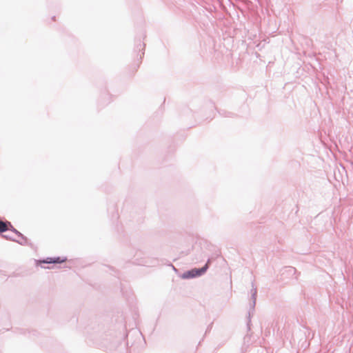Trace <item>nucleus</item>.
I'll list each match as a JSON object with an SVG mask.
<instances>
[{
	"label": "nucleus",
	"instance_id": "nucleus-1",
	"mask_svg": "<svg viewBox=\"0 0 353 353\" xmlns=\"http://www.w3.org/2000/svg\"><path fill=\"white\" fill-rule=\"evenodd\" d=\"M252 289L250 290L252 302L250 303V309L247 315V327L248 330L251 329V318L252 315L254 312L256 296H257V288L254 284V281L251 283Z\"/></svg>",
	"mask_w": 353,
	"mask_h": 353
},
{
	"label": "nucleus",
	"instance_id": "nucleus-2",
	"mask_svg": "<svg viewBox=\"0 0 353 353\" xmlns=\"http://www.w3.org/2000/svg\"><path fill=\"white\" fill-rule=\"evenodd\" d=\"M210 259L208 260L206 264L201 268H194L190 270L185 271L181 275V277L185 279H192L203 275L208 269Z\"/></svg>",
	"mask_w": 353,
	"mask_h": 353
},
{
	"label": "nucleus",
	"instance_id": "nucleus-3",
	"mask_svg": "<svg viewBox=\"0 0 353 353\" xmlns=\"http://www.w3.org/2000/svg\"><path fill=\"white\" fill-rule=\"evenodd\" d=\"M67 260L66 257L61 259L59 256L53 257V258H47L46 259H43L42 261H39L40 263L51 264V263H61Z\"/></svg>",
	"mask_w": 353,
	"mask_h": 353
},
{
	"label": "nucleus",
	"instance_id": "nucleus-4",
	"mask_svg": "<svg viewBox=\"0 0 353 353\" xmlns=\"http://www.w3.org/2000/svg\"><path fill=\"white\" fill-rule=\"evenodd\" d=\"M15 242H17L19 244L22 245H28V239L26 236H25L23 234L20 233L17 236V239H15L14 241Z\"/></svg>",
	"mask_w": 353,
	"mask_h": 353
},
{
	"label": "nucleus",
	"instance_id": "nucleus-5",
	"mask_svg": "<svg viewBox=\"0 0 353 353\" xmlns=\"http://www.w3.org/2000/svg\"><path fill=\"white\" fill-rule=\"evenodd\" d=\"M8 221L3 222L0 220V233H3L8 230Z\"/></svg>",
	"mask_w": 353,
	"mask_h": 353
},
{
	"label": "nucleus",
	"instance_id": "nucleus-6",
	"mask_svg": "<svg viewBox=\"0 0 353 353\" xmlns=\"http://www.w3.org/2000/svg\"><path fill=\"white\" fill-rule=\"evenodd\" d=\"M8 230H10L13 233H14L17 236H18L21 232L16 230L10 223V222H8Z\"/></svg>",
	"mask_w": 353,
	"mask_h": 353
},
{
	"label": "nucleus",
	"instance_id": "nucleus-7",
	"mask_svg": "<svg viewBox=\"0 0 353 353\" xmlns=\"http://www.w3.org/2000/svg\"><path fill=\"white\" fill-rule=\"evenodd\" d=\"M145 45L143 43H141V41L137 45V49L139 51H144Z\"/></svg>",
	"mask_w": 353,
	"mask_h": 353
},
{
	"label": "nucleus",
	"instance_id": "nucleus-8",
	"mask_svg": "<svg viewBox=\"0 0 353 353\" xmlns=\"http://www.w3.org/2000/svg\"><path fill=\"white\" fill-rule=\"evenodd\" d=\"M2 236L8 240H11L13 241L15 240V239L10 235H2Z\"/></svg>",
	"mask_w": 353,
	"mask_h": 353
},
{
	"label": "nucleus",
	"instance_id": "nucleus-9",
	"mask_svg": "<svg viewBox=\"0 0 353 353\" xmlns=\"http://www.w3.org/2000/svg\"><path fill=\"white\" fill-rule=\"evenodd\" d=\"M289 270L290 272H295V268H292V267H289Z\"/></svg>",
	"mask_w": 353,
	"mask_h": 353
}]
</instances>
